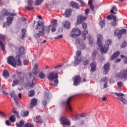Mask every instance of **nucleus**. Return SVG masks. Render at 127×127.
Segmentation results:
<instances>
[{"label": "nucleus", "mask_w": 127, "mask_h": 127, "mask_svg": "<svg viewBox=\"0 0 127 127\" xmlns=\"http://www.w3.org/2000/svg\"><path fill=\"white\" fill-rule=\"evenodd\" d=\"M103 36L100 34L97 35V44L99 46L102 54L107 53L109 50V46L112 44V40L108 39L105 42V45L103 47Z\"/></svg>", "instance_id": "nucleus-1"}, {"label": "nucleus", "mask_w": 127, "mask_h": 127, "mask_svg": "<svg viewBox=\"0 0 127 127\" xmlns=\"http://www.w3.org/2000/svg\"><path fill=\"white\" fill-rule=\"evenodd\" d=\"M37 23L36 29L39 30V33L35 34V38L36 39H38L40 36H44L45 35V31H44L45 26L44 25V22L42 21H38Z\"/></svg>", "instance_id": "nucleus-2"}, {"label": "nucleus", "mask_w": 127, "mask_h": 127, "mask_svg": "<svg viewBox=\"0 0 127 127\" xmlns=\"http://www.w3.org/2000/svg\"><path fill=\"white\" fill-rule=\"evenodd\" d=\"M7 63L13 67L16 66H20L21 65V61H20V57L19 55L16 56L15 59L12 56H10L7 58Z\"/></svg>", "instance_id": "nucleus-3"}, {"label": "nucleus", "mask_w": 127, "mask_h": 127, "mask_svg": "<svg viewBox=\"0 0 127 127\" xmlns=\"http://www.w3.org/2000/svg\"><path fill=\"white\" fill-rule=\"evenodd\" d=\"M58 78V75H57V73H55L54 71L50 72L48 75V79L49 81H51V82L54 81V83H52V86L54 87H57V85H58V83H59V81L57 79Z\"/></svg>", "instance_id": "nucleus-4"}, {"label": "nucleus", "mask_w": 127, "mask_h": 127, "mask_svg": "<svg viewBox=\"0 0 127 127\" xmlns=\"http://www.w3.org/2000/svg\"><path fill=\"white\" fill-rule=\"evenodd\" d=\"M81 35V31L79 28H73L70 33L69 34V36L71 38H76Z\"/></svg>", "instance_id": "nucleus-5"}, {"label": "nucleus", "mask_w": 127, "mask_h": 127, "mask_svg": "<svg viewBox=\"0 0 127 127\" xmlns=\"http://www.w3.org/2000/svg\"><path fill=\"white\" fill-rule=\"evenodd\" d=\"M81 51H77L76 52V56L74 57V66H77L79 65L81 62H82V58H80V55H81Z\"/></svg>", "instance_id": "nucleus-6"}, {"label": "nucleus", "mask_w": 127, "mask_h": 127, "mask_svg": "<svg viewBox=\"0 0 127 127\" xmlns=\"http://www.w3.org/2000/svg\"><path fill=\"white\" fill-rule=\"evenodd\" d=\"M116 78L127 79V69L122 70L119 73L116 75Z\"/></svg>", "instance_id": "nucleus-7"}, {"label": "nucleus", "mask_w": 127, "mask_h": 127, "mask_svg": "<svg viewBox=\"0 0 127 127\" xmlns=\"http://www.w3.org/2000/svg\"><path fill=\"white\" fill-rule=\"evenodd\" d=\"M107 19L110 20L113 19V22L111 23V24L112 25V26H117L118 25V21H117V17L113 14H111L107 17Z\"/></svg>", "instance_id": "nucleus-8"}, {"label": "nucleus", "mask_w": 127, "mask_h": 127, "mask_svg": "<svg viewBox=\"0 0 127 127\" xmlns=\"http://www.w3.org/2000/svg\"><path fill=\"white\" fill-rule=\"evenodd\" d=\"M5 39H6V36L4 35L0 34V46L3 51L5 50V46L3 45L2 41H5Z\"/></svg>", "instance_id": "nucleus-9"}, {"label": "nucleus", "mask_w": 127, "mask_h": 127, "mask_svg": "<svg viewBox=\"0 0 127 127\" xmlns=\"http://www.w3.org/2000/svg\"><path fill=\"white\" fill-rule=\"evenodd\" d=\"M16 126L17 127H33V125H32L30 123L26 124L24 125V122L23 121H21L19 122V124L18 123H16Z\"/></svg>", "instance_id": "nucleus-10"}, {"label": "nucleus", "mask_w": 127, "mask_h": 127, "mask_svg": "<svg viewBox=\"0 0 127 127\" xmlns=\"http://www.w3.org/2000/svg\"><path fill=\"white\" fill-rule=\"evenodd\" d=\"M115 95L118 96V99L119 101H121V102H122V103H123V104H124L125 105L127 104V100H126V99L122 97L125 96V95L123 93H115Z\"/></svg>", "instance_id": "nucleus-11"}, {"label": "nucleus", "mask_w": 127, "mask_h": 127, "mask_svg": "<svg viewBox=\"0 0 127 127\" xmlns=\"http://www.w3.org/2000/svg\"><path fill=\"white\" fill-rule=\"evenodd\" d=\"M61 122L64 126H68L69 127V126L71 125L70 120L64 117L61 118Z\"/></svg>", "instance_id": "nucleus-12"}, {"label": "nucleus", "mask_w": 127, "mask_h": 127, "mask_svg": "<svg viewBox=\"0 0 127 127\" xmlns=\"http://www.w3.org/2000/svg\"><path fill=\"white\" fill-rule=\"evenodd\" d=\"M86 19H87V17H84L83 15L78 16L76 25H77V24H81V23H82L83 21H85Z\"/></svg>", "instance_id": "nucleus-13"}, {"label": "nucleus", "mask_w": 127, "mask_h": 127, "mask_svg": "<svg viewBox=\"0 0 127 127\" xmlns=\"http://www.w3.org/2000/svg\"><path fill=\"white\" fill-rule=\"evenodd\" d=\"M27 2L28 6L25 7V9H27V10H31L33 9V8L31 7V6L33 5L34 1L33 0H27Z\"/></svg>", "instance_id": "nucleus-14"}, {"label": "nucleus", "mask_w": 127, "mask_h": 127, "mask_svg": "<svg viewBox=\"0 0 127 127\" xmlns=\"http://www.w3.org/2000/svg\"><path fill=\"white\" fill-rule=\"evenodd\" d=\"M76 44H79L80 45L79 48L81 50L83 49H85L86 48V46L83 44V41L82 40L79 39V38H77L75 41Z\"/></svg>", "instance_id": "nucleus-15"}, {"label": "nucleus", "mask_w": 127, "mask_h": 127, "mask_svg": "<svg viewBox=\"0 0 127 127\" xmlns=\"http://www.w3.org/2000/svg\"><path fill=\"white\" fill-rule=\"evenodd\" d=\"M80 83H81V77L77 75L73 79V84L74 86H78V85H80Z\"/></svg>", "instance_id": "nucleus-16"}, {"label": "nucleus", "mask_w": 127, "mask_h": 127, "mask_svg": "<svg viewBox=\"0 0 127 127\" xmlns=\"http://www.w3.org/2000/svg\"><path fill=\"white\" fill-rule=\"evenodd\" d=\"M110 64L107 63L104 66V71H103V75H107L108 74V72L110 70Z\"/></svg>", "instance_id": "nucleus-17"}, {"label": "nucleus", "mask_w": 127, "mask_h": 127, "mask_svg": "<svg viewBox=\"0 0 127 127\" xmlns=\"http://www.w3.org/2000/svg\"><path fill=\"white\" fill-rule=\"evenodd\" d=\"M24 47H20L18 49H16V53L17 54H19L18 55H22V54H24Z\"/></svg>", "instance_id": "nucleus-18"}, {"label": "nucleus", "mask_w": 127, "mask_h": 127, "mask_svg": "<svg viewBox=\"0 0 127 127\" xmlns=\"http://www.w3.org/2000/svg\"><path fill=\"white\" fill-rule=\"evenodd\" d=\"M72 99V97H68L66 101V104L67 106V108L68 109V110L72 112V108L71 107V106H70V102L71 101V99Z\"/></svg>", "instance_id": "nucleus-19"}, {"label": "nucleus", "mask_w": 127, "mask_h": 127, "mask_svg": "<svg viewBox=\"0 0 127 127\" xmlns=\"http://www.w3.org/2000/svg\"><path fill=\"white\" fill-rule=\"evenodd\" d=\"M63 26L64 27V28H66L67 29H69L70 27H71V23L68 21H64L63 23Z\"/></svg>", "instance_id": "nucleus-20"}, {"label": "nucleus", "mask_w": 127, "mask_h": 127, "mask_svg": "<svg viewBox=\"0 0 127 127\" xmlns=\"http://www.w3.org/2000/svg\"><path fill=\"white\" fill-rule=\"evenodd\" d=\"M38 72H39L38 64H35L33 66V73L35 75H37V74H38Z\"/></svg>", "instance_id": "nucleus-21"}, {"label": "nucleus", "mask_w": 127, "mask_h": 127, "mask_svg": "<svg viewBox=\"0 0 127 127\" xmlns=\"http://www.w3.org/2000/svg\"><path fill=\"white\" fill-rule=\"evenodd\" d=\"M57 21L55 20L53 25H52L51 31L52 32H55V31H56V27H57Z\"/></svg>", "instance_id": "nucleus-22"}, {"label": "nucleus", "mask_w": 127, "mask_h": 127, "mask_svg": "<svg viewBox=\"0 0 127 127\" xmlns=\"http://www.w3.org/2000/svg\"><path fill=\"white\" fill-rule=\"evenodd\" d=\"M109 81V79L107 77H104L101 80V83L104 82L105 83L104 84V88H108V82Z\"/></svg>", "instance_id": "nucleus-23"}, {"label": "nucleus", "mask_w": 127, "mask_h": 127, "mask_svg": "<svg viewBox=\"0 0 127 127\" xmlns=\"http://www.w3.org/2000/svg\"><path fill=\"white\" fill-rule=\"evenodd\" d=\"M36 105H37V99L33 98L31 101L30 108H32L33 107H35V106H36Z\"/></svg>", "instance_id": "nucleus-24"}, {"label": "nucleus", "mask_w": 127, "mask_h": 127, "mask_svg": "<svg viewBox=\"0 0 127 127\" xmlns=\"http://www.w3.org/2000/svg\"><path fill=\"white\" fill-rule=\"evenodd\" d=\"M5 11V12H4V13H2V16H4L5 15H8L9 16H16V13H7V11H6V10H4Z\"/></svg>", "instance_id": "nucleus-25"}, {"label": "nucleus", "mask_w": 127, "mask_h": 127, "mask_svg": "<svg viewBox=\"0 0 127 127\" xmlns=\"http://www.w3.org/2000/svg\"><path fill=\"white\" fill-rule=\"evenodd\" d=\"M13 20V17H7V26H9L11 23H12V21Z\"/></svg>", "instance_id": "nucleus-26"}, {"label": "nucleus", "mask_w": 127, "mask_h": 127, "mask_svg": "<svg viewBox=\"0 0 127 127\" xmlns=\"http://www.w3.org/2000/svg\"><path fill=\"white\" fill-rule=\"evenodd\" d=\"M3 77L5 79H7V78H8L9 77V73H8V71L6 69H4L3 71Z\"/></svg>", "instance_id": "nucleus-27"}, {"label": "nucleus", "mask_w": 127, "mask_h": 127, "mask_svg": "<svg viewBox=\"0 0 127 127\" xmlns=\"http://www.w3.org/2000/svg\"><path fill=\"white\" fill-rule=\"evenodd\" d=\"M73 10L71 9H67L65 10V14L66 17H69L70 15H71V13H72Z\"/></svg>", "instance_id": "nucleus-28"}, {"label": "nucleus", "mask_w": 127, "mask_h": 127, "mask_svg": "<svg viewBox=\"0 0 127 127\" xmlns=\"http://www.w3.org/2000/svg\"><path fill=\"white\" fill-rule=\"evenodd\" d=\"M120 55V52L117 51L113 54V55L111 57V60H114V59H116L117 57H118Z\"/></svg>", "instance_id": "nucleus-29"}, {"label": "nucleus", "mask_w": 127, "mask_h": 127, "mask_svg": "<svg viewBox=\"0 0 127 127\" xmlns=\"http://www.w3.org/2000/svg\"><path fill=\"white\" fill-rule=\"evenodd\" d=\"M96 66H97V64H96V63H93L90 64L91 72H94V71H96Z\"/></svg>", "instance_id": "nucleus-30"}, {"label": "nucleus", "mask_w": 127, "mask_h": 127, "mask_svg": "<svg viewBox=\"0 0 127 127\" xmlns=\"http://www.w3.org/2000/svg\"><path fill=\"white\" fill-rule=\"evenodd\" d=\"M10 96H11V98H13L15 104H16V105H18V102H17V101H16V99H15V98H16V95H15V94H14V91L11 92Z\"/></svg>", "instance_id": "nucleus-31"}, {"label": "nucleus", "mask_w": 127, "mask_h": 127, "mask_svg": "<svg viewBox=\"0 0 127 127\" xmlns=\"http://www.w3.org/2000/svg\"><path fill=\"white\" fill-rule=\"evenodd\" d=\"M69 5H70V6H72V7H75V8H79V5L78 4V3H75L74 2H71L69 3Z\"/></svg>", "instance_id": "nucleus-32"}, {"label": "nucleus", "mask_w": 127, "mask_h": 127, "mask_svg": "<svg viewBox=\"0 0 127 127\" xmlns=\"http://www.w3.org/2000/svg\"><path fill=\"white\" fill-rule=\"evenodd\" d=\"M99 25L101 27V28H103L106 26V22L105 21V20H100L99 22Z\"/></svg>", "instance_id": "nucleus-33"}, {"label": "nucleus", "mask_w": 127, "mask_h": 127, "mask_svg": "<svg viewBox=\"0 0 127 127\" xmlns=\"http://www.w3.org/2000/svg\"><path fill=\"white\" fill-rule=\"evenodd\" d=\"M51 28V26H46L44 28V31H46V33H47V34H49L50 32V29Z\"/></svg>", "instance_id": "nucleus-34"}, {"label": "nucleus", "mask_w": 127, "mask_h": 127, "mask_svg": "<svg viewBox=\"0 0 127 127\" xmlns=\"http://www.w3.org/2000/svg\"><path fill=\"white\" fill-rule=\"evenodd\" d=\"M34 121L36 122V123H38L39 124H42V120H41V117L40 116H37L35 119Z\"/></svg>", "instance_id": "nucleus-35"}, {"label": "nucleus", "mask_w": 127, "mask_h": 127, "mask_svg": "<svg viewBox=\"0 0 127 127\" xmlns=\"http://www.w3.org/2000/svg\"><path fill=\"white\" fill-rule=\"evenodd\" d=\"M111 13H113L114 14H116V13H117V11H118V9L117 8V7L116 6H113L111 10Z\"/></svg>", "instance_id": "nucleus-36"}, {"label": "nucleus", "mask_w": 127, "mask_h": 127, "mask_svg": "<svg viewBox=\"0 0 127 127\" xmlns=\"http://www.w3.org/2000/svg\"><path fill=\"white\" fill-rule=\"evenodd\" d=\"M115 36H121V31L119 29H117L115 30L114 32Z\"/></svg>", "instance_id": "nucleus-37"}, {"label": "nucleus", "mask_w": 127, "mask_h": 127, "mask_svg": "<svg viewBox=\"0 0 127 127\" xmlns=\"http://www.w3.org/2000/svg\"><path fill=\"white\" fill-rule=\"evenodd\" d=\"M88 34V31L84 30L82 33V39L83 40H86V35Z\"/></svg>", "instance_id": "nucleus-38"}, {"label": "nucleus", "mask_w": 127, "mask_h": 127, "mask_svg": "<svg viewBox=\"0 0 127 127\" xmlns=\"http://www.w3.org/2000/svg\"><path fill=\"white\" fill-rule=\"evenodd\" d=\"M26 31V30H25V29H22L21 30V39H23V38H24L25 37V32Z\"/></svg>", "instance_id": "nucleus-39"}, {"label": "nucleus", "mask_w": 127, "mask_h": 127, "mask_svg": "<svg viewBox=\"0 0 127 127\" xmlns=\"http://www.w3.org/2000/svg\"><path fill=\"white\" fill-rule=\"evenodd\" d=\"M9 120L11 122V123L15 122V116H14V115H12L11 117H10Z\"/></svg>", "instance_id": "nucleus-40"}, {"label": "nucleus", "mask_w": 127, "mask_h": 127, "mask_svg": "<svg viewBox=\"0 0 127 127\" xmlns=\"http://www.w3.org/2000/svg\"><path fill=\"white\" fill-rule=\"evenodd\" d=\"M29 114V112L28 111H23L21 112V116L22 117H27Z\"/></svg>", "instance_id": "nucleus-41"}, {"label": "nucleus", "mask_w": 127, "mask_h": 127, "mask_svg": "<svg viewBox=\"0 0 127 127\" xmlns=\"http://www.w3.org/2000/svg\"><path fill=\"white\" fill-rule=\"evenodd\" d=\"M43 0H36L35 5H40Z\"/></svg>", "instance_id": "nucleus-42"}, {"label": "nucleus", "mask_w": 127, "mask_h": 127, "mask_svg": "<svg viewBox=\"0 0 127 127\" xmlns=\"http://www.w3.org/2000/svg\"><path fill=\"white\" fill-rule=\"evenodd\" d=\"M39 78H40V79H44L45 78V74L43 72H40L39 74Z\"/></svg>", "instance_id": "nucleus-43"}, {"label": "nucleus", "mask_w": 127, "mask_h": 127, "mask_svg": "<svg viewBox=\"0 0 127 127\" xmlns=\"http://www.w3.org/2000/svg\"><path fill=\"white\" fill-rule=\"evenodd\" d=\"M87 39H89L90 44H93L94 42V39L91 37V35H88L87 37Z\"/></svg>", "instance_id": "nucleus-44"}, {"label": "nucleus", "mask_w": 127, "mask_h": 127, "mask_svg": "<svg viewBox=\"0 0 127 127\" xmlns=\"http://www.w3.org/2000/svg\"><path fill=\"white\" fill-rule=\"evenodd\" d=\"M28 87L30 88H33L34 87V86H33V83H28L25 87V88H26V89H27V90H28V89H29V88H28Z\"/></svg>", "instance_id": "nucleus-45"}, {"label": "nucleus", "mask_w": 127, "mask_h": 127, "mask_svg": "<svg viewBox=\"0 0 127 127\" xmlns=\"http://www.w3.org/2000/svg\"><path fill=\"white\" fill-rule=\"evenodd\" d=\"M34 95H35V92L33 90L30 91V92L28 93L29 97H32V96H34Z\"/></svg>", "instance_id": "nucleus-46"}, {"label": "nucleus", "mask_w": 127, "mask_h": 127, "mask_svg": "<svg viewBox=\"0 0 127 127\" xmlns=\"http://www.w3.org/2000/svg\"><path fill=\"white\" fill-rule=\"evenodd\" d=\"M121 58L122 59H124V63L125 64H127V57L124 56V55H121Z\"/></svg>", "instance_id": "nucleus-47"}, {"label": "nucleus", "mask_w": 127, "mask_h": 127, "mask_svg": "<svg viewBox=\"0 0 127 127\" xmlns=\"http://www.w3.org/2000/svg\"><path fill=\"white\" fill-rule=\"evenodd\" d=\"M13 114H15L18 119H20V117L18 115V113L17 111H15V108L13 110Z\"/></svg>", "instance_id": "nucleus-48"}, {"label": "nucleus", "mask_w": 127, "mask_h": 127, "mask_svg": "<svg viewBox=\"0 0 127 127\" xmlns=\"http://www.w3.org/2000/svg\"><path fill=\"white\" fill-rule=\"evenodd\" d=\"M89 64V61L88 60H86V58H83V65H88Z\"/></svg>", "instance_id": "nucleus-49"}, {"label": "nucleus", "mask_w": 127, "mask_h": 127, "mask_svg": "<svg viewBox=\"0 0 127 127\" xmlns=\"http://www.w3.org/2000/svg\"><path fill=\"white\" fill-rule=\"evenodd\" d=\"M119 89H118V91H121V90H122V89H121L123 86V84L122 83V82H119L117 84Z\"/></svg>", "instance_id": "nucleus-50"}, {"label": "nucleus", "mask_w": 127, "mask_h": 127, "mask_svg": "<svg viewBox=\"0 0 127 127\" xmlns=\"http://www.w3.org/2000/svg\"><path fill=\"white\" fill-rule=\"evenodd\" d=\"M126 33H127V30L126 29L120 30V34L121 35L122 34H126Z\"/></svg>", "instance_id": "nucleus-51"}, {"label": "nucleus", "mask_w": 127, "mask_h": 127, "mask_svg": "<svg viewBox=\"0 0 127 127\" xmlns=\"http://www.w3.org/2000/svg\"><path fill=\"white\" fill-rule=\"evenodd\" d=\"M43 105L44 106V109H46V107H47V101L46 100L43 101Z\"/></svg>", "instance_id": "nucleus-52"}, {"label": "nucleus", "mask_w": 127, "mask_h": 127, "mask_svg": "<svg viewBox=\"0 0 127 127\" xmlns=\"http://www.w3.org/2000/svg\"><path fill=\"white\" fill-rule=\"evenodd\" d=\"M18 84V81L15 79L13 81V83L12 84V87H14V86H16Z\"/></svg>", "instance_id": "nucleus-53"}, {"label": "nucleus", "mask_w": 127, "mask_h": 127, "mask_svg": "<svg viewBox=\"0 0 127 127\" xmlns=\"http://www.w3.org/2000/svg\"><path fill=\"white\" fill-rule=\"evenodd\" d=\"M127 46V42H124L121 45V48H125Z\"/></svg>", "instance_id": "nucleus-54"}, {"label": "nucleus", "mask_w": 127, "mask_h": 127, "mask_svg": "<svg viewBox=\"0 0 127 127\" xmlns=\"http://www.w3.org/2000/svg\"><path fill=\"white\" fill-rule=\"evenodd\" d=\"M49 96V94H48V93H46L44 94V98L46 100H48V97Z\"/></svg>", "instance_id": "nucleus-55"}, {"label": "nucleus", "mask_w": 127, "mask_h": 127, "mask_svg": "<svg viewBox=\"0 0 127 127\" xmlns=\"http://www.w3.org/2000/svg\"><path fill=\"white\" fill-rule=\"evenodd\" d=\"M82 26L83 29H86V28H87V24H86V23H83L82 24Z\"/></svg>", "instance_id": "nucleus-56"}, {"label": "nucleus", "mask_w": 127, "mask_h": 127, "mask_svg": "<svg viewBox=\"0 0 127 127\" xmlns=\"http://www.w3.org/2000/svg\"><path fill=\"white\" fill-rule=\"evenodd\" d=\"M77 0L78 1H79L80 3H81L83 6H85V2H84V1H83V0Z\"/></svg>", "instance_id": "nucleus-57"}, {"label": "nucleus", "mask_w": 127, "mask_h": 127, "mask_svg": "<svg viewBox=\"0 0 127 127\" xmlns=\"http://www.w3.org/2000/svg\"><path fill=\"white\" fill-rule=\"evenodd\" d=\"M23 63L24 65H28L29 64V62L26 60H24Z\"/></svg>", "instance_id": "nucleus-58"}, {"label": "nucleus", "mask_w": 127, "mask_h": 127, "mask_svg": "<svg viewBox=\"0 0 127 127\" xmlns=\"http://www.w3.org/2000/svg\"><path fill=\"white\" fill-rule=\"evenodd\" d=\"M89 12H90V10H89L88 8L86 9L85 10V13L86 15H88V13H89Z\"/></svg>", "instance_id": "nucleus-59"}, {"label": "nucleus", "mask_w": 127, "mask_h": 127, "mask_svg": "<svg viewBox=\"0 0 127 127\" xmlns=\"http://www.w3.org/2000/svg\"><path fill=\"white\" fill-rule=\"evenodd\" d=\"M60 67H62V65H56L54 66L55 69H59Z\"/></svg>", "instance_id": "nucleus-60"}, {"label": "nucleus", "mask_w": 127, "mask_h": 127, "mask_svg": "<svg viewBox=\"0 0 127 127\" xmlns=\"http://www.w3.org/2000/svg\"><path fill=\"white\" fill-rule=\"evenodd\" d=\"M103 102H106L107 101V97H103L102 98Z\"/></svg>", "instance_id": "nucleus-61"}, {"label": "nucleus", "mask_w": 127, "mask_h": 127, "mask_svg": "<svg viewBox=\"0 0 127 127\" xmlns=\"http://www.w3.org/2000/svg\"><path fill=\"white\" fill-rule=\"evenodd\" d=\"M90 8H91V9L92 10V11H94V5H90Z\"/></svg>", "instance_id": "nucleus-62"}, {"label": "nucleus", "mask_w": 127, "mask_h": 127, "mask_svg": "<svg viewBox=\"0 0 127 127\" xmlns=\"http://www.w3.org/2000/svg\"><path fill=\"white\" fill-rule=\"evenodd\" d=\"M121 59H118L115 60L116 63H119V62H121Z\"/></svg>", "instance_id": "nucleus-63"}, {"label": "nucleus", "mask_w": 127, "mask_h": 127, "mask_svg": "<svg viewBox=\"0 0 127 127\" xmlns=\"http://www.w3.org/2000/svg\"><path fill=\"white\" fill-rule=\"evenodd\" d=\"M5 124H6V126H9L10 125V123L8 121H6L5 122Z\"/></svg>", "instance_id": "nucleus-64"}]
</instances>
